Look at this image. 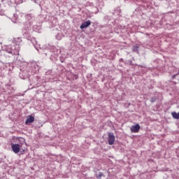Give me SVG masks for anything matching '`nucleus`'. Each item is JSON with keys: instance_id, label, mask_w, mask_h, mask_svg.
<instances>
[{"instance_id": "obj_5", "label": "nucleus", "mask_w": 179, "mask_h": 179, "mask_svg": "<svg viewBox=\"0 0 179 179\" xmlns=\"http://www.w3.org/2000/svg\"><path fill=\"white\" fill-rule=\"evenodd\" d=\"M92 24V21L87 20L84 22L80 27V29H86V27H89Z\"/></svg>"}, {"instance_id": "obj_1", "label": "nucleus", "mask_w": 179, "mask_h": 179, "mask_svg": "<svg viewBox=\"0 0 179 179\" xmlns=\"http://www.w3.org/2000/svg\"><path fill=\"white\" fill-rule=\"evenodd\" d=\"M108 141L109 145H114V142H115V136L113 133H108Z\"/></svg>"}, {"instance_id": "obj_7", "label": "nucleus", "mask_w": 179, "mask_h": 179, "mask_svg": "<svg viewBox=\"0 0 179 179\" xmlns=\"http://www.w3.org/2000/svg\"><path fill=\"white\" fill-rule=\"evenodd\" d=\"M139 51V45H136L133 47V52H137Z\"/></svg>"}, {"instance_id": "obj_9", "label": "nucleus", "mask_w": 179, "mask_h": 179, "mask_svg": "<svg viewBox=\"0 0 179 179\" xmlns=\"http://www.w3.org/2000/svg\"><path fill=\"white\" fill-rule=\"evenodd\" d=\"M150 101L151 103H155V101H156V98H152Z\"/></svg>"}, {"instance_id": "obj_4", "label": "nucleus", "mask_w": 179, "mask_h": 179, "mask_svg": "<svg viewBox=\"0 0 179 179\" xmlns=\"http://www.w3.org/2000/svg\"><path fill=\"white\" fill-rule=\"evenodd\" d=\"M32 122H34V116H27V120L25 121V125H29V124H31Z\"/></svg>"}, {"instance_id": "obj_6", "label": "nucleus", "mask_w": 179, "mask_h": 179, "mask_svg": "<svg viewBox=\"0 0 179 179\" xmlns=\"http://www.w3.org/2000/svg\"><path fill=\"white\" fill-rule=\"evenodd\" d=\"M171 115L175 120H179V112L178 113L176 112H172Z\"/></svg>"}, {"instance_id": "obj_10", "label": "nucleus", "mask_w": 179, "mask_h": 179, "mask_svg": "<svg viewBox=\"0 0 179 179\" xmlns=\"http://www.w3.org/2000/svg\"><path fill=\"white\" fill-rule=\"evenodd\" d=\"M17 40H20V38H18Z\"/></svg>"}, {"instance_id": "obj_3", "label": "nucleus", "mask_w": 179, "mask_h": 179, "mask_svg": "<svg viewBox=\"0 0 179 179\" xmlns=\"http://www.w3.org/2000/svg\"><path fill=\"white\" fill-rule=\"evenodd\" d=\"M20 145L19 144H12L11 149L14 153H19L20 152Z\"/></svg>"}, {"instance_id": "obj_8", "label": "nucleus", "mask_w": 179, "mask_h": 179, "mask_svg": "<svg viewBox=\"0 0 179 179\" xmlns=\"http://www.w3.org/2000/svg\"><path fill=\"white\" fill-rule=\"evenodd\" d=\"M104 176V174L101 172H100L98 175H96V178H101L103 176Z\"/></svg>"}, {"instance_id": "obj_2", "label": "nucleus", "mask_w": 179, "mask_h": 179, "mask_svg": "<svg viewBox=\"0 0 179 179\" xmlns=\"http://www.w3.org/2000/svg\"><path fill=\"white\" fill-rule=\"evenodd\" d=\"M140 129H141V125H139V124H136L130 127L131 132H133L134 134H137L138 132H139Z\"/></svg>"}]
</instances>
